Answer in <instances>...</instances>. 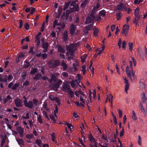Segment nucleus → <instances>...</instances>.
Returning <instances> with one entry per match:
<instances>
[{"label":"nucleus","instance_id":"f257e3e1","mask_svg":"<svg viewBox=\"0 0 147 147\" xmlns=\"http://www.w3.org/2000/svg\"><path fill=\"white\" fill-rule=\"evenodd\" d=\"M75 93V94L77 96L80 97V101L81 102H75L74 103L77 106L83 107H84V104L85 103H87V99H88L87 96L80 91H76Z\"/></svg>","mask_w":147,"mask_h":147},{"label":"nucleus","instance_id":"f03ea898","mask_svg":"<svg viewBox=\"0 0 147 147\" xmlns=\"http://www.w3.org/2000/svg\"><path fill=\"white\" fill-rule=\"evenodd\" d=\"M78 45L77 43L71 44L68 46H66V48L67 50L66 55L69 56L68 59H72L74 51L76 50V47Z\"/></svg>","mask_w":147,"mask_h":147},{"label":"nucleus","instance_id":"7ed1b4c3","mask_svg":"<svg viewBox=\"0 0 147 147\" xmlns=\"http://www.w3.org/2000/svg\"><path fill=\"white\" fill-rule=\"evenodd\" d=\"M126 72L132 82L135 80L136 76L135 71L133 70V69H129V66L128 65L126 68Z\"/></svg>","mask_w":147,"mask_h":147},{"label":"nucleus","instance_id":"20e7f679","mask_svg":"<svg viewBox=\"0 0 147 147\" xmlns=\"http://www.w3.org/2000/svg\"><path fill=\"white\" fill-rule=\"evenodd\" d=\"M24 104L25 106L30 109L34 107L32 102V101H30L27 102V99L25 96L24 97Z\"/></svg>","mask_w":147,"mask_h":147},{"label":"nucleus","instance_id":"39448f33","mask_svg":"<svg viewBox=\"0 0 147 147\" xmlns=\"http://www.w3.org/2000/svg\"><path fill=\"white\" fill-rule=\"evenodd\" d=\"M17 131L19 134L21 138H22L24 136V129L21 126H18L17 127Z\"/></svg>","mask_w":147,"mask_h":147},{"label":"nucleus","instance_id":"423d86ee","mask_svg":"<svg viewBox=\"0 0 147 147\" xmlns=\"http://www.w3.org/2000/svg\"><path fill=\"white\" fill-rule=\"evenodd\" d=\"M95 19L94 16L93 15H91L88 16L86 19V24H89L94 21Z\"/></svg>","mask_w":147,"mask_h":147},{"label":"nucleus","instance_id":"0eeeda50","mask_svg":"<svg viewBox=\"0 0 147 147\" xmlns=\"http://www.w3.org/2000/svg\"><path fill=\"white\" fill-rule=\"evenodd\" d=\"M129 29V26L128 25H124L123 27V29L122 32V34H125V36H126L128 33Z\"/></svg>","mask_w":147,"mask_h":147},{"label":"nucleus","instance_id":"6e6552de","mask_svg":"<svg viewBox=\"0 0 147 147\" xmlns=\"http://www.w3.org/2000/svg\"><path fill=\"white\" fill-rule=\"evenodd\" d=\"M50 99L53 101H55L57 102V105H59L61 103L60 100L58 98L55 97L52 95H50L49 96Z\"/></svg>","mask_w":147,"mask_h":147},{"label":"nucleus","instance_id":"1a4fd4ad","mask_svg":"<svg viewBox=\"0 0 147 147\" xmlns=\"http://www.w3.org/2000/svg\"><path fill=\"white\" fill-rule=\"evenodd\" d=\"M76 29V26L73 24H71L70 27V32L71 35H73L74 34Z\"/></svg>","mask_w":147,"mask_h":147},{"label":"nucleus","instance_id":"9d476101","mask_svg":"<svg viewBox=\"0 0 147 147\" xmlns=\"http://www.w3.org/2000/svg\"><path fill=\"white\" fill-rule=\"evenodd\" d=\"M16 106L17 107H21L22 106V100L19 98H17L14 100Z\"/></svg>","mask_w":147,"mask_h":147},{"label":"nucleus","instance_id":"9b49d317","mask_svg":"<svg viewBox=\"0 0 147 147\" xmlns=\"http://www.w3.org/2000/svg\"><path fill=\"white\" fill-rule=\"evenodd\" d=\"M62 82V81L60 80L57 83L55 84L53 86V88L55 91H57V88H59V85L61 84Z\"/></svg>","mask_w":147,"mask_h":147},{"label":"nucleus","instance_id":"f8f14e48","mask_svg":"<svg viewBox=\"0 0 147 147\" xmlns=\"http://www.w3.org/2000/svg\"><path fill=\"white\" fill-rule=\"evenodd\" d=\"M125 7L124 5L123 4L121 3L116 6V9L115 10H117L119 11H122L125 8Z\"/></svg>","mask_w":147,"mask_h":147},{"label":"nucleus","instance_id":"ddd939ff","mask_svg":"<svg viewBox=\"0 0 147 147\" xmlns=\"http://www.w3.org/2000/svg\"><path fill=\"white\" fill-rule=\"evenodd\" d=\"M88 138L91 142L90 144L94 145L96 144L97 143L95 138L93 137L91 134H89L88 136Z\"/></svg>","mask_w":147,"mask_h":147},{"label":"nucleus","instance_id":"4468645a","mask_svg":"<svg viewBox=\"0 0 147 147\" xmlns=\"http://www.w3.org/2000/svg\"><path fill=\"white\" fill-rule=\"evenodd\" d=\"M92 94V92L90 90L89 91V97H88V99H87V105L88 107V108L89 109V107L88 106V105H91L92 104V101H91V94Z\"/></svg>","mask_w":147,"mask_h":147},{"label":"nucleus","instance_id":"2eb2a0df","mask_svg":"<svg viewBox=\"0 0 147 147\" xmlns=\"http://www.w3.org/2000/svg\"><path fill=\"white\" fill-rule=\"evenodd\" d=\"M131 58L132 61H129V69H133L132 62L134 66H136V62L134 58L133 57H132Z\"/></svg>","mask_w":147,"mask_h":147},{"label":"nucleus","instance_id":"dca6fc26","mask_svg":"<svg viewBox=\"0 0 147 147\" xmlns=\"http://www.w3.org/2000/svg\"><path fill=\"white\" fill-rule=\"evenodd\" d=\"M25 56V54L23 53H21L19 56H18L16 59V62L19 63L21 59L24 57Z\"/></svg>","mask_w":147,"mask_h":147},{"label":"nucleus","instance_id":"f3484780","mask_svg":"<svg viewBox=\"0 0 147 147\" xmlns=\"http://www.w3.org/2000/svg\"><path fill=\"white\" fill-rule=\"evenodd\" d=\"M123 79L125 81V91L127 92L129 88V84L128 81L125 77H124Z\"/></svg>","mask_w":147,"mask_h":147},{"label":"nucleus","instance_id":"a211bd4d","mask_svg":"<svg viewBox=\"0 0 147 147\" xmlns=\"http://www.w3.org/2000/svg\"><path fill=\"white\" fill-rule=\"evenodd\" d=\"M51 61H49L48 64L49 65V67L50 68H52L53 67H54L56 66H57L58 65H59L60 64V62L59 61L56 60L54 62V65H52L51 66Z\"/></svg>","mask_w":147,"mask_h":147},{"label":"nucleus","instance_id":"6ab92c4d","mask_svg":"<svg viewBox=\"0 0 147 147\" xmlns=\"http://www.w3.org/2000/svg\"><path fill=\"white\" fill-rule=\"evenodd\" d=\"M57 78L55 75H52L51 76V78L49 81L51 83H54V84L56 83Z\"/></svg>","mask_w":147,"mask_h":147},{"label":"nucleus","instance_id":"aec40b11","mask_svg":"<svg viewBox=\"0 0 147 147\" xmlns=\"http://www.w3.org/2000/svg\"><path fill=\"white\" fill-rule=\"evenodd\" d=\"M70 86L66 84H63V90L64 92H67L70 89Z\"/></svg>","mask_w":147,"mask_h":147},{"label":"nucleus","instance_id":"412c9836","mask_svg":"<svg viewBox=\"0 0 147 147\" xmlns=\"http://www.w3.org/2000/svg\"><path fill=\"white\" fill-rule=\"evenodd\" d=\"M12 98L9 95L7 96V97L6 98L4 99L3 100V102L5 103H6L7 102L9 101V102H12Z\"/></svg>","mask_w":147,"mask_h":147},{"label":"nucleus","instance_id":"4be33fe9","mask_svg":"<svg viewBox=\"0 0 147 147\" xmlns=\"http://www.w3.org/2000/svg\"><path fill=\"white\" fill-rule=\"evenodd\" d=\"M113 96L111 94H109L107 95V99H108V100L109 102L111 103V108H112V100L113 99Z\"/></svg>","mask_w":147,"mask_h":147},{"label":"nucleus","instance_id":"5701e85b","mask_svg":"<svg viewBox=\"0 0 147 147\" xmlns=\"http://www.w3.org/2000/svg\"><path fill=\"white\" fill-rule=\"evenodd\" d=\"M75 82H76L77 84H78V81L76 80L72 81L70 83L72 87L74 88H75L76 87V85L75 83Z\"/></svg>","mask_w":147,"mask_h":147},{"label":"nucleus","instance_id":"b1692460","mask_svg":"<svg viewBox=\"0 0 147 147\" xmlns=\"http://www.w3.org/2000/svg\"><path fill=\"white\" fill-rule=\"evenodd\" d=\"M57 48L58 51L61 53H65V50L60 46H58L57 47Z\"/></svg>","mask_w":147,"mask_h":147},{"label":"nucleus","instance_id":"393cba45","mask_svg":"<svg viewBox=\"0 0 147 147\" xmlns=\"http://www.w3.org/2000/svg\"><path fill=\"white\" fill-rule=\"evenodd\" d=\"M79 65V63L78 61H75L73 64V67L75 71H77L78 69L77 67Z\"/></svg>","mask_w":147,"mask_h":147},{"label":"nucleus","instance_id":"a878e982","mask_svg":"<svg viewBox=\"0 0 147 147\" xmlns=\"http://www.w3.org/2000/svg\"><path fill=\"white\" fill-rule=\"evenodd\" d=\"M145 84L140 80L139 82V88L142 89H144L145 88Z\"/></svg>","mask_w":147,"mask_h":147},{"label":"nucleus","instance_id":"bb28decb","mask_svg":"<svg viewBox=\"0 0 147 147\" xmlns=\"http://www.w3.org/2000/svg\"><path fill=\"white\" fill-rule=\"evenodd\" d=\"M136 17L134 18L133 22L136 24V25H137L139 20L140 19V16H135Z\"/></svg>","mask_w":147,"mask_h":147},{"label":"nucleus","instance_id":"cd10ccee","mask_svg":"<svg viewBox=\"0 0 147 147\" xmlns=\"http://www.w3.org/2000/svg\"><path fill=\"white\" fill-rule=\"evenodd\" d=\"M16 140L19 145H24V142L21 139L19 138H16Z\"/></svg>","mask_w":147,"mask_h":147},{"label":"nucleus","instance_id":"c85d7f7f","mask_svg":"<svg viewBox=\"0 0 147 147\" xmlns=\"http://www.w3.org/2000/svg\"><path fill=\"white\" fill-rule=\"evenodd\" d=\"M139 107L140 109V110L145 115H146V113L142 105L141 104V103H140L139 104Z\"/></svg>","mask_w":147,"mask_h":147},{"label":"nucleus","instance_id":"c756f323","mask_svg":"<svg viewBox=\"0 0 147 147\" xmlns=\"http://www.w3.org/2000/svg\"><path fill=\"white\" fill-rule=\"evenodd\" d=\"M63 35L64 40L65 41H66L68 37L67 32L66 31L64 32Z\"/></svg>","mask_w":147,"mask_h":147},{"label":"nucleus","instance_id":"7c9ffc66","mask_svg":"<svg viewBox=\"0 0 147 147\" xmlns=\"http://www.w3.org/2000/svg\"><path fill=\"white\" fill-rule=\"evenodd\" d=\"M41 78V75L40 74H37L34 78L35 80H38Z\"/></svg>","mask_w":147,"mask_h":147},{"label":"nucleus","instance_id":"2f4dec72","mask_svg":"<svg viewBox=\"0 0 147 147\" xmlns=\"http://www.w3.org/2000/svg\"><path fill=\"white\" fill-rule=\"evenodd\" d=\"M88 3V0H85L81 4V6L83 7H85Z\"/></svg>","mask_w":147,"mask_h":147},{"label":"nucleus","instance_id":"473e14b6","mask_svg":"<svg viewBox=\"0 0 147 147\" xmlns=\"http://www.w3.org/2000/svg\"><path fill=\"white\" fill-rule=\"evenodd\" d=\"M100 6V4L99 3H97L96 5L94 6L93 7V11L94 12L97 11L99 7Z\"/></svg>","mask_w":147,"mask_h":147},{"label":"nucleus","instance_id":"72a5a7b5","mask_svg":"<svg viewBox=\"0 0 147 147\" xmlns=\"http://www.w3.org/2000/svg\"><path fill=\"white\" fill-rule=\"evenodd\" d=\"M74 10V8H71L67 10L66 12V15L67 16L71 12H73Z\"/></svg>","mask_w":147,"mask_h":147},{"label":"nucleus","instance_id":"f704fd0d","mask_svg":"<svg viewBox=\"0 0 147 147\" xmlns=\"http://www.w3.org/2000/svg\"><path fill=\"white\" fill-rule=\"evenodd\" d=\"M132 119L134 121H135L137 119V117L136 116V114L134 111H132Z\"/></svg>","mask_w":147,"mask_h":147},{"label":"nucleus","instance_id":"c9c22d12","mask_svg":"<svg viewBox=\"0 0 147 147\" xmlns=\"http://www.w3.org/2000/svg\"><path fill=\"white\" fill-rule=\"evenodd\" d=\"M48 46V43L47 42H46L45 43H43L42 45V47L43 48L46 50H46L47 49Z\"/></svg>","mask_w":147,"mask_h":147},{"label":"nucleus","instance_id":"e433bc0d","mask_svg":"<svg viewBox=\"0 0 147 147\" xmlns=\"http://www.w3.org/2000/svg\"><path fill=\"white\" fill-rule=\"evenodd\" d=\"M61 65L63 67L64 71L66 70L67 67V66L66 63L63 61L61 63Z\"/></svg>","mask_w":147,"mask_h":147},{"label":"nucleus","instance_id":"4c0bfd02","mask_svg":"<svg viewBox=\"0 0 147 147\" xmlns=\"http://www.w3.org/2000/svg\"><path fill=\"white\" fill-rule=\"evenodd\" d=\"M139 9L138 8H137L135 10L134 15L135 16H139L138 15L139 13Z\"/></svg>","mask_w":147,"mask_h":147},{"label":"nucleus","instance_id":"58836bf2","mask_svg":"<svg viewBox=\"0 0 147 147\" xmlns=\"http://www.w3.org/2000/svg\"><path fill=\"white\" fill-rule=\"evenodd\" d=\"M128 46L129 48V50L131 51L133 49V44L132 42H129L128 43Z\"/></svg>","mask_w":147,"mask_h":147},{"label":"nucleus","instance_id":"ea45409f","mask_svg":"<svg viewBox=\"0 0 147 147\" xmlns=\"http://www.w3.org/2000/svg\"><path fill=\"white\" fill-rule=\"evenodd\" d=\"M35 42L37 43V46L40 45V38L39 37H36Z\"/></svg>","mask_w":147,"mask_h":147},{"label":"nucleus","instance_id":"a19ab883","mask_svg":"<svg viewBox=\"0 0 147 147\" xmlns=\"http://www.w3.org/2000/svg\"><path fill=\"white\" fill-rule=\"evenodd\" d=\"M87 57V55H85L82 56L81 57V60L82 62L84 63V62H85L86 60L85 59Z\"/></svg>","mask_w":147,"mask_h":147},{"label":"nucleus","instance_id":"79ce46f5","mask_svg":"<svg viewBox=\"0 0 147 147\" xmlns=\"http://www.w3.org/2000/svg\"><path fill=\"white\" fill-rule=\"evenodd\" d=\"M99 13L100 15L102 16H104L105 15V11L104 10H102L99 12Z\"/></svg>","mask_w":147,"mask_h":147},{"label":"nucleus","instance_id":"37998d69","mask_svg":"<svg viewBox=\"0 0 147 147\" xmlns=\"http://www.w3.org/2000/svg\"><path fill=\"white\" fill-rule=\"evenodd\" d=\"M65 124L67 125L68 127L71 129L73 127V126L67 122H64Z\"/></svg>","mask_w":147,"mask_h":147},{"label":"nucleus","instance_id":"c03bdc74","mask_svg":"<svg viewBox=\"0 0 147 147\" xmlns=\"http://www.w3.org/2000/svg\"><path fill=\"white\" fill-rule=\"evenodd\" d=\"M37 69H32V70L30 71V74L31 75H33L37 72Z\"/></svg>","mask_w":147,"mask_h":147},{"label":"nucleus","instance_id":"a18cd8bd","mask_svg":"<svg viewBox=\"0 0 147 147\" xmlns=\"http://www.w3.org/2000/svg\"><path fill=\"white\" fill-rule=\"evenodd\" d=\"M7 76H4L3 78H0V81L6 82L7 81Z\"/></svg>","mask_w":147,"mask_h":147},{"label":"nucleus","instance_id":"49530a36","mask_svg":"<svg viewBox=\"0 0 147 147\" xmlns=\"http://www.w3.org/2000/svg\"><path fill=\"white\" fill-rule=\"evenodd\" d=\"M99 32L98 30V29H94V34L95 36H97Z\"/></svg>","mask_w":147,"mask_h":147},{"label":"nucleus","instance_id":"de8ad7c7","mask_svg":"<svg viewBox=\"0 0 147 147\" xmlns=\"http://www.w3.org/2000/svg\"><path fill=\"white\" fill-rule=\"evenodd\" d=\"M58 109L57 108V106H55V109L54 111V116H55V117H56V118H57V116L56 114L58 113Z\"/></svg>","mask_w":147,"mask_h":147},{"label":"nucleus","instance_id":"09e8293b","mask_svg":"<svg viewBox=\"0 0 147 147\" xmlns=\"http://www.w3.org/2000/svg\"><path fill=\"white\" fill-rule=\"evenodd\" d=\"M76 78L77 79V80L78 81L79 83L80 82V81L81 80V75L80 74H78L76 76Z\"/></svg>","mask_w":147,"mask_h":147},{"label":"nucleus","instance_id":"8fccbe9b","mask_svg":"<svg viewBox=\"0 0 147 147\" xmlns=\"http://www.w3.org/2000/svg\"><path fill=\"white\" fill-rule=\"evenodd\" d=\"M138 144L140 146H141L142 145V139L141 138L140 136H138Z\"/></svg>","mask_w":147,"mask_h":147},{"label":"nucleus","instance_id":"3c124183","mask_svg":"<svg viewBox=\"0 0 147 147\" xmlns=\"http://www.w3.org/2000/svg\"><path fill=\"white\" fill-rule=\"evenodd\" d=\"M58 25H59V24L58 23V20H55L54 22L53 28H55V26Z\"/></svg>","mask_w":147,"mask_h":147},{"label":"nucleus","instance_id":"603ef678","mask_svg":"<svg viewBox=\"0 0 147 147\" xmlns=\"http://www.w3.org/2000/svg\"><path fill=\"white\" fill-rule=\"evenodd\" d=\"M26 138H28L29 139H30L32 138L33 137V136L32 134H27L26 136Z\"/></svg>","mask_w":147,"mask_h":147},{"label":"nucleus","instance_id":"864d4df0","mask_svg":"<svg viewBox=\"0 0 147 147\" xmlns=\"http://www.w3.org/2000/svg\"><path fill=\"white\" fill-rule=\"evenodd\" d=\"M69 4H70L69 3H67L65 4L64 6V7H63V10H65L66 9H67L69 5Z\"/></svg>","mask_w":147,"mask_h":147},{"label":"nucleus","instance_id":"5fc2aeb1","mask_svg":"<svg viewBox=\"0 0 147 147\" xmlns=\"http://www.w3.org/2000/svg\"><path fill=\"white\" fill-rule=\"evenodd\" d=\"M29 63L27 61H26L25 62L24 64V67L25 68H27L29 66Z\"/></svg>","mask_w":147,"mask_h":147},{"label":"nucleus","instance_id":"6e6d98bb","mask_svg":"<svg viewBox=\"0 0 147 147\" xmlns=\"http://www.w3.org/2000/svg\"><path fill=\"white\" fill-rule=\"evenodd\" d=\"M7 80L9 82L11 81L13 78V77L11 75H9L8 76H7Z\"/></svg>","mask_w":147,"mask_h":147},{"label":"nucleus","instance_id":"4d7b16f0","mask_svg":"<svg viewBox=\"0 0 147 147\" xmlns=\"http://www.w3.org/2000/svg\"><path fill=\"white\" fill-rule=\"evenodd\" d=\"M99 144L101 147H108V144L106 143L102 144L101 143H100Z\"/></svg>","mask_w":147,"mask_h":147},{"label":"nucleus","instance_id":"13d9d810","mask_svg":"<svg viewBox=\"0 0 147 147\" xmlns=\"http://www.w3.org/2000/svg\"><path fill=\"white\" fill-rule=\"evenodd\" d=\"M51 137H52V141L53 142H55V134H54L53 133L51 135Z\"/></svg>","mask_w":147,"mask_h":147},{"label":"nucleus","instance_id":"bf43d9fd","mask_svg":"<svg viewBox=\"0 0 147 147\" xmlns=\"http://www.w3.org/2000/svg\"><path fill=\"white\" fill-rule=\"evenodd\" d=\"M124 133V128L123 127H122V130L120 131V136L122 137Z\"/></svg>","mask_w":147,"mask_h":147},{"label":"nucleus","instance_id":"052dcab7","mask_svg":"<svg viewBox=\"0 0 147 147\" xmlns=\"http://www.w3.org/2000/svg\"><path fill=\"white\" fill-rule=\"evenodd\" d=\"M62 6H59V7L58 9V12L59 13L61 14L62 11Z\"/></svg>","mask_w":147,"mask_h":147},{"label":"nucleus","instance_id":"680f3d73","mask_svg":"<svg viewBox=\"0 0 147 147\" xmlns=\"http://www.w3.org/2000/svg\"><path fill=\"white\" fill-rule=\"evenodd\" d=\"M19 86V84H15L13 87L12 88V89L13 90H15L16 88L18 87Z\"/></svg>","mask_w":147,"mask_h":147},{"label":"nucleus","instance_id":"e2e57ef3","mask_svg":"<svg viewBox=\"0 0 147 147\" xmlns=\"http://www.w3.org/2000/svg\"><path fill=\"white\" fill-rule=\"evenodd\" d=\"M37 119H38V122L39 123H42V118L40 115H39L38 117L37 118Z\"/></svg>","mask_w":147,"mask_h":147},{"label":"nucleus","instance_id":"0e129e2a","mask_svg":"<svg viewBox=\"0 0 147 147\" xmlns=\"http://www.w3.org/2000/svg\"><path fill=\"white\" fill-rule=\"evenodd\" d=\"M122 43V41L120 38L119 39L118 45L119 48L121 47V45Z\"/></svg>","mask_w":147,"mask_h":147},{"label":"nucleus","instance_id":"69168bd1","mask_svg":"<svg viewBox=\"0 0 147 147\" xmlns=\"http://www.w3.org/2000/svg\"><path fill=\"white\" fill-rule=\"evenodd\" d=\"M69 91V94L70 97H72L74 96V93L71 90H69L68 91Z\"/></svg>","mask_w":147,"mask_h":147},{"label":"nucleus","instance_id":"338daca9","mask_svg":"<svg viewBox=\"0 0 147 147\" xmlns=\"http://www.w3.org/2000/svg\"><path fill=\"white\" fill-rule=\"evenodd\" d=\"M93 26V25L92 24H90L89 26H88L86 28V29H87V30L88 31L91 30Z\"/></svg>","mask_w":147,"mask_h":147},{"label":"nucleus","instance_id":"774afa93","mask_svg":"<svg viewBox=\"0 0 147 147\" xmlns=\"http://www.w3.org/2000/svg\"><path fill=\"white\" fill-rule=\"evenodd\" d=\"M126 45V42L125 41H123L122 43V47L123 49H125V46Z\"/></svg>","mask_w":147,"mask_h":147}]
</instances>
